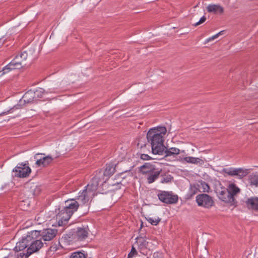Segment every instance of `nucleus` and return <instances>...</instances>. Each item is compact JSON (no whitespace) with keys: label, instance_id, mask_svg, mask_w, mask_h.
<instances>
[{"label":"nucleus","instance_id":"f257e3e1","mask_svg":"<svg viewBox=\"0 0 258 258\" xmlns=\"http://www.w3.org/2000/svg\"><path fill=\"white\" fill-rule=\"evenodd\" d=\"M167 132L165 126L151 128L147 134V139L150 143L152 152L155 155H163L166 147L164 145L163 136Z\"/></svg>","mask_w":258,"mask_h":258},{"label":"nucleus","instance_id":"f03ea898","mask_svg":"<svg viewBox=\"0 0 258 258\" xmlns=\"http://www.w3.org/2000/svg\"><path fill=\"white\" fill-rule=\"evenodd\" d=\"M44 243L40 238V231L33 230L28 232L27 235L22 237L18 241L15 248L16 250H24L26 248L32 254L39 251L43 246Z\"/></svg>","mask_w":258,"mask_h":258},{"label":"nucleus","instance_id":"7ed1b4c3","mask_svg":"<svg viewBox=\"0 0 258 258\" xmlns=\"http://www.w3.org/2000/svg\"><path fill=\"white\" fill-rule=\"evenodd\" d=\"M28 54L26 51L17 55L8 65L3 70V74L8 73L10 70L20 69L25 66Z\"/></svg>","mask_w":258,"mask_h":258},{"label":"nucleus","instance_id":"20e7f679","mask_svg":"<svg viewBox=\"0 0 258 258\" xmlns=\"http://www.w3.org/2000/svg\"><path fill=\"white\" fill-rule=\"evenodd\" d=\"M28 164V161L24 163H19L12 170L13 172L15 173V177L19 178L28 177L31 172V169Z\"/></svg>","mask_w":258,"mask_h":258},{"label":"nucleus","instance_id":"39448f33","mask_svg":"<svg viewBox=\"0 0 258 258\" xmlns=\"http://www.w3.org/2000/svg\"><path fill=\"white\" fill-rule=\"evenodd\" d=\"M196 202L198 206L206 209H210L214 205L212 197L206 194H201L196 197Z\"/></svg>","mask_w":258,"mask_h":258},{"label":"nucleus","instance_id":"423d86ee","mask_svg":"<svg viewBox=\"0 0 258 258\" xmlns=\"http://www.w3.org/2000/svg\"><path fill=\"white\" fill-rule=\"evenodd\" d=\"M158 199L163 203L167 204H174L177 203L178 197L172 192L161 191L158 194Z\"/></svg>","mask_w":258,"mask_h":258},{"label":"nucleus","instance_id":"0eeeda50","mask_svg":"<svg viewBox=\"0 0 258 258\" xmlns=\"http://www.w3.org/2000/svg\"><path fill=\"white\" fill-rule=\"evenodd\" d=\"M217 194L218 198L223 202L233 205L235 203V199L232 197L227 188L221 187L217 189Z\"/></svg>","mask_w":258,"mask_h":258},{"label":"nucleus","instance_id":"6e6552de","mask_svg":"<svg viewBox=\"0 0 258 258\" xmlns=\"http://www.w3.org/2000/svg\"><path fill=\"white\" fill-rule=\"evenodd\" d=\"M73 214L69 211H67L63 208L59 211L56 215V219L59 226L66 225Z\"/></svg>","mask_w":258,"mask_h":258},{"label":"nucleus","instance_id":"1a4fd4ad","mask_svg":"<svg viewBox=\"0 0 258 258\" xmlns=\"http://www.w3.org/2000/svg\"><path fill=\"white\" fill-rule=\"evenodd\" d=\"M39 231L40 238L44 241H49L56 236L58 230L56 229L47 228Z\"/></svg>","mask_w":258,"mask_h":258},{"label":"nucleus","instance_id":"9d476101","mask_svg":"<svg viewBox=\"0 0 258 258\" xmlns=\"http://www.w3.org/2000/svg\"><path fill=\"white\" fill-rule=\"evenodd\" d=\"M88 227H78L76 231L72 234V238L75 241H82L85 239L88 235Z\"/></svg>","mask_w":258,"mask_h":258},{"label":"nucleus","instance_id":"9b49d317","mask_svg":"<svg viewBox=\"0 0 258 258\" xmlns=\"http://www.w3.org/2000/svg\"><path fill=\"white\" fill-rule=\"evenodd\" d=\"M95 195V194L85 187V188L82 192L79 193L77 200L83 204H85L88 203L89 200L92 199Z\"/></svg>","mask_w":258,"mask_h":258},{"label":"nucleus","instance_id":"f8f14e48","mask_svg":"<svg viewBox=\"0 0 258 258\" xmlns=\"http://www.w3.org/2000/svg\"><path fill=\"white\" fill-rule=\"evenodd\" d=\"M95 195V194L85 187V188L82 192L79 193L77 200L83 204H85L88 203L89 200L92 199Z\"/></svg>","mask_w":258,"mask_h":258},{"label":"nucleus","instance_id":"ddd939ff","mask_svg":"<svg viewBox=\"0 0 258 258\" xmlns=\"http://www.w3.org/2000/svg\"><path fill=\"white\" fill-rule=\"evenodd\" d=\"M101 176H102V175L100 172L97 173L95 176L92 178L89 183L86 186V187L88 188L94 194H95L98 184L101 181Z\"/></svg>","mask_w":258,"mask_h":258},{"label":"nucleus","instance_id":"4468645a","mask_svg":"<svg viewBox=\"0 0 258 258\" xmlns=\"http://www.w3.org/2000/svg\"><path fill=\"white\" fill-rule=\"evenodd\" d=\"M65 205L63 208L66 209L67 211H70L72 214L77 210L79 206L78 202L74 199H70L66 201Z\"/></svg>","mask_w":258,"mask_h":258},{"label":"nucleus","instance_id":"2eb2a0df","mask_svg":"<svg viewBox=\"0 0 258 258\" xmlns=\"http://www.w3.org/2000/svg\"><path fill=\"white\" fill-rule=\"evenodd\" d=\"M245 206L249 210L258 211V198L256 197L247 198L245 201Z\"/></svg>","mask_w":258,"mask_h":258},{"label":"nucleus","instance_id":"dca6fc26","mask_svg":"<svg viewBox=\"0 0 258 258\" xmlns=\"http://www.w3.org/2000/svg\"><path fill=\"white\" fill-rule=\"evenodd\" d=\"M162 169L157 168L156 170L146 175V179L148 183L151 184L155 181L162 173Z\"/></svg>","mask_w":258,"mask_h":258},{"label":"nucleus","instance_id":"f3484780","mask_svg":"<svg viewBox=\"0 0 258 258\" xmlns=\"http://www.w3.org/2000/svg\"><path fill=\"white\" fill-rule=\"evenodd\" d=\"M156 165L150 163H146L140 167V171L143 175H147L148 174L156 170Z\"/></svg>","mask_w":258,"mask_h":258},{"label":"nucleus","instance_id":"a211bd4d","mask_svg":"<svg viewBox=\"0 0 258 258\" xmlns=\"http://www.w3.org/2000/svg\"><path fill=\"white\" fill-rule=\"evenodd\" d=\"M182 162H186L187 163H191L194 164L202 165L204 163L202 159L199 158H196L193 157H185L181 159Z\"/></svg>","mask_w":258,"mask_h":258},{"label":"nucleus","instance_id":"6ab92c4d","mask_svg":"<svg viewBox=\"0 0 258 258\" xmlns=\"http://www.w3.org/2000/svg\"><path fill=\"white\" fill-rule=\"evenodd\" d=\"M207 11L208 12L213 13L214 14H222L224 12V9L218 5H210L207 7Z\"/></svg>","mask_w":258,"mask_h":258},{"label":"nucleus","instance_id":"aec40b11","mask_svg":"<svg viewBox=\"0 0 258 258\" xmlns=\"http://www.w3.org/2000/svg\"><path fill=\"white\" fill-rule=\"evenodd\" d=\"M35 92L33 91L30 90L27 92L23 97L24 101L29 103L36 100L35 98Z\"/></svg>","mask_w":258,"mask_h":258},{"label":"nucleus","instance_id":"412c9836","mask_svg":"<svg viewBox=\"0 0 258 258\" xmlns=\"http://www.w3.org/2000/svg\"><path fill=\"white\" fill-rule=\"evenodd\" d=\"M15 253L13 254L15 258H28L31 254L29 253V251L27 249L26 250H18L14 248Z\"/></svg>","mask_w":258,"mask_h":258},{"label":"nucleus","instance_id":"4be33fe9","mask_svg":"<svg viewBox=\"0 0 258 258\" xmlns=\"http://www.w3.org/2000/svg\"><path fill=\"white\" fill-rule=\"evenodd\" d=\"M180 153V150L176 148H170L169 149H167L166 148L164 150V154H165V157L167 156H175L177 155Z\"/></svg>","mask_w":258,"mask_h":258},{"label":"nucleus","instance_id":"5701e85b","mask_svg":"<svg viewBox=\"0 0 258 258\" xmlns=\"http://www.w3.org/2000/svg\"><path fill=\"white\" fill-rule=\"evenodd\" d=\"M199 191L201 192L202 189L199 187L198 183L193 184L190 185V187L189 190V194L190 197L197 194Z\"/></svg>","mask_w":258,"mask_h":258},{"label":"nucleus","instance_id":"b1692460","mask_svg":"<svg viewBox=\"0 0 258 258\" xmlns=\"http://www.w3.org/2000/svg\"><path fill=\"white\" fill-rule=\"evenodd\" d=\"M115 172V167L112 164L107 165L104 172V176H111Z\"/></svg>","mask_w":258,"mask_h":258},{"label":"nucleus","instance_id":"393cba45","mask_svg":"<svg viewBox=\"0 0 258 258\" xmlns=\"http://www.w3.org/2000/svg\"><path fill=\"white\" fill-rule=\"evenodd\" d=\"M248 180L251 185L258 186V174L252 173L248 177Z\"/></svg>","mask_w":258,"mask_h":258},{"label":"nucleus","instance_id":"a878e982","mask_svg":"<svg viewBox=\"0 0 258 258\" xmlns=\"http://www.w3.org/2000/svg\"><path fill=\"white\" fill-rule=\"evenodd\" d=\"M227 188L231 194L232 197H234L235 195L240 192V189L234 183L230 184Z\"/></svg>","mask_w":258,"mask_h":258},{"label":"nucleus","instance_id":"bb28decb","mask_svg":"<svg viewBox=\"0 0 258 258\" xmlns=\"http://www.w3.org/2000/svg\"><path fill=\"white\" fill-rule=\"evenodd\" d=\"M236 175L238 176L240 178L246 176L249 173L248 169H243L242 168H236Z\"/></svg>","mask_w":258,"mask_h":258},{"label":"nucleus","instance_id":"cd10ccee","mask_svg":"<svg viewBox=\"0 0 258 258\" xmlns=\"http://www.w3.org/2000/svg\"><path fill=\"white\" fill-rule=\"evenodd\" d=\"M236 168H229L223 169L222 172L230 176H235L237 173L236 172Z\"/></svg>","mask_w":258,"mask_h":258},{"label":"nucleus","instance_id":"c85d7f7f","mask_svg":"<svg viewBox=\"0 0 258 258\" xmlns=\"http://www.w3.org/2000/svg\"><path fill=\"white\" fill-rule=\"evenodd\" d=\"M161 181L160 182L162 183H168L171 181L172 177L170 175H166L165 174H160Z\"/></svg>","mask_w":258,"mask_h":258},{"label":"nucleus","instance_id":"c756f323","mask_svg":"<svg viewBox=\"0 0 258 258\" xmlns=\"http://www.w3.org/2000/svg\"><path fill=\"white\" fill-rule=\"evenodd\" d=\"M145 140L146 139L144 137H141L138 139V142L137 143L138 148H140L141 150H143L146 147V144Z\"/></svg>","mask_w":258,"mask_h":258},{"label":"nucleus","instance_id":"7c9ffc66","mask_svg":"<svg viewBox=\"0 0 258 258\" xmlns=\"http://www.w3.org/2000/svg\"><path fill=\"white\" fill-rule=\"evenodd\" d=\"M70 258H87L85 254L80 251H76L72 253Z\"/></svg>","mask_w":258,"mask_h":258},{"label":"nucleus","instance_id":"2f4dec72","mask_svg":"<svg viewBox=\"0 0 258 258\" xmlns=\"http://www.w3.org/2000/svg\"><path fill=\"white\" fill-rule=\"evenodd\" d=\"M198 185L203 192L208 191L210 189L209 186L205 181H202L198 183Z\"/></svg>","mask_w":258,"mask_h":258},{"label":"nucleus","instance_id":"473e14b6","mask_svg":"<svg viewBox=\"0 0 258 258\" xmlns=\"http://www.w3.org/2000/svg\"><path fill=\"white\" fill-rule=\"evenodd\" d=\"M53 158L50 155L45 156V159L44 162V164L42 165V167H46L48 166L53 161Z\"/></svg>","mask_w":258,"mask_h":258},{"label":"nucleus","instance_id":"72a5a7b5","mask_svg":"<svg viewBox=\"0 0 258 258\" xmlns=\"http://www.w3.org/2000/svg\"><path fill=\"white\" fill-rule=\"evenodd\" d=\"M147 221L153 225H157L159 222L161 220V219L159 218H153L151 217H149L147 218Z\"/></svg>","mask_w":258,"mask_h":258},{"label":"nucleus","instance_id":"f704fd0d","mask_svg":"<svg viewBox=\"0 0 258 258\" xmlns=\"http://www.w3.org/2000/svg\"><path fill=\"white\" fill-rule=\"evenodd\" d=\"M45 90L42 88H38L35 91H34L35 93V98L36 100L37 97H41L42 94L44 93Z\"/></svg>","mask_w":258,"mask_h":258},{"label":"nucleus","instance_id":"c9c22d12","mask_svg":"<svg viewBox=\"0 0 258 258\" xmlns=\"http://www.w3.org/2000/svg\"><path fill=\"white\" fill-rule=\"evenodd\" d=\"M30 188L34 196L38 195L40 192V188L36 185H33L31 186Z\"/></svg>","mask_w":258,"mask_h":258},{"label":"nucleus","instance_id":"e433bc0d","mask_svg":"<svg viewBox=\"0 0 258 258\" xmlns=\"http://www.w3.org/2000/svg\"><path fill=\"white\" fill-rule=\"evenodd\" d=\"M222 34V33H217L215 35L209 37V38L205 40L204 43L206 44L209 42L214 40L215 39H217L219 36V35H220Z\"/></svg>","mask_w":258,"mask_h":258},{"label":"nucleus","instance_id":"4c0bfd02","mask_svg":"<svg viewBox=\"0 0 258 258\" xmlns=\"http://www.w3.org/2000/svg\"><path fill=\"white\" fill-rule=\"evenodd\" d=\"M45 159V157H44L42 158L38 159L35 163L36 166L37 167H42V165L44 164Z\"/></svg>","mask_w":258,"mask_h":258},{"label":"nucleus","instance_id":"58836bf2","mask_svg":"<svg viewBox=\"0 0 258 258\" xmlns=\"http://www.w3.org/2000/svg\"><path fill=\"white\" fill-rule=\"evenodd\" d=\"M137 254V251L136 248L134 246H133L132 248L131 251L128 254L127 258H132L135 254Z\"/></svg>","mask_w":258,"mask_h":258},{"label":"nucleus","instance_id":"ea45409f","mask_svg":"<svg viewBox=\"0 0 258 258\" xmlns=\"http://www.w3.org/2000/svg\"><path fill=\"white\" fill-rule=\"evenodd\" d=\"M127 174L128 175H129V176L131 177V174L130 172V171H125V172H121V173H120L118 175V177H120V178L121 179H124L125 178V177H126L125 176H124V174Z\"/></svg>","mask_w":258,"mask_h":258},{"label":"nucleus","instance_id":"a19ab883","mask_svg":"<svg viewBox=\"0 0 258 258\" xmlns=\"http://www.w3.org/2000/svg\"><path fill=\"white\" fill-rule=\"evenodd\" d=\"M140 158L143 160H149L152 159L151 157H150L148 154H141Z\"/></svg>","mask_w":258,"mask_h":258},{"label":"nucleus","instance_id":"79ce46f5","mask_svg":"<svg viewBox=\"0 0 258 258\" xmlns=\"http://www.w3.org/2000/svg\"><path fill=\"white\" fill-rule=\"evenodd\" d=\"M206 20V18L205 17V16H203L201 19L200 20H199V21H198V22H197L196 23H195V26H198V25H200L201 24L204 23Z\"/></svg>","mask_w":258,"mask_h":258},{"label":"nucleus","instance_id":"37998d69","mask_svg":"<svg viewBox=\"0 0 258 258\" xmlns=\"http://www.w3.org/2000/svg\"><path fill=\"white\" fill-rule=\"evenodd\" d=\"M148 242L146 241V240L142 239V241L141 242L140 245H142L143 246L146 247L147 245L148 244Z\"/></svg>","mask_w":258,"mask_h":258},{"label":"nucleus","instance_id":"c03bdc74","mask_svg":"<svg viewBox=\"0 0 258 258\" xmlns=\"http://www.w3.org/2000/svg\"><path fill=\"white\" fill-rule=\"evenodd\" d=\"M4 258H15V256L13 255V254L10 253L8 256H5Z\"/></svg>","mask_w":258,"mask_h":258},{"label":"nucleus","instance_id":"a18cd8bd","mask_svg":"<svg viewBox=\"0 0 258 258\" xmlns=\"http://www.w3.org/2000/svg\"><path fill=\"white\" fill-rule=\"evenodd\" d=\"M43 154H41V153H37L36 154L35 156H34V158H36L37 156L39 155H42Z\"/></svg>","mask_w":258,"mask_h":258},{"label":"nucleus","instance_id":"49530a36","mask_svg":"<svg viewBox=\"0 0 258 258\" xmlns=\"http://www.w3.org/2000/svg\"><path fill=\"white\" fill-rule=\"evenodd\" d=\"M224 32V30H221V31H219V32L222 33V32Z\"/></svg>","mask_w":258,"mask_h":258}]
</instances>
